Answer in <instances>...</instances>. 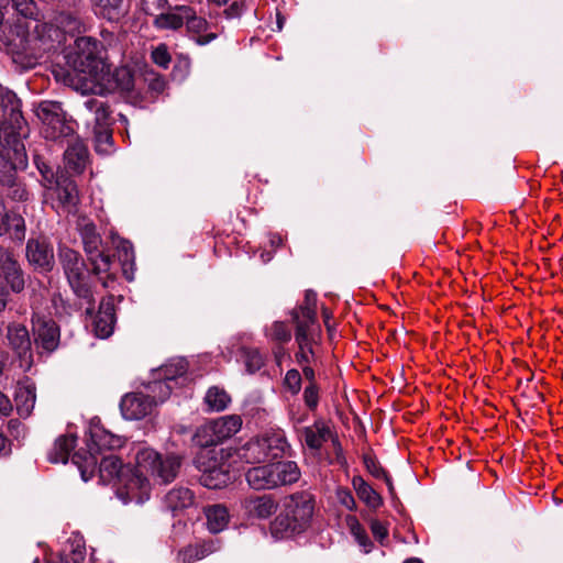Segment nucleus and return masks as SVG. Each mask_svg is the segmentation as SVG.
<instances>
[{"mask_svg": "<svg viewBox=\"0 0 563 563\" xmlns=\"http://www.w3.org/2000/svg\"><path fill=\"white\" fill-rule=\"evenodd\" d=\"M4 13L0 10V42L7 51L16 55H37L41 52L54 49L64 40V31L51 23L42 14L33 20V31H27L29 25L21 23H4Z\"/></svg>", "mask_w": 563, "mask_h": 563, "instance_id": "1", "label": "nucleus"}, {"mask_svg": "<svg viewBox=\"0 0 563 563\" xmlns=\"http://www.w3.org/2000/svg\"><path fill=\"white\" fill-rule=\"evenodd\" d=\"M74 54V67L78 74L69 78V85L81 95H102L103 80L109 75V69L98 40L90 36L78 37L75 41Z\"/></svg>", "mask_w": 563, "mask_h": 563, "instance_id": "2", "label": "nucleus"}, {"mask_svg": "<svg viewBox=\"0 0 563 563\" xmlns=\"http://www.w3.org/2000/svg\"><path fill=\"white\" fill-rule=\"evenodd\" d=\"M135 461V475L130 478L128 487L137 489L136 504H143L150 498L151 483L148 477L157 484L170 483L177 477L181 465L179 455H162L150 448L139 450Z\"/></svg>", "mask_w": 563, "mask_h": 563, "instance_id": "3", "label": "nucleus"}, {"mask_svg": "<svg viewBox=\"0 0 563 563\" xmlns=\"http://www.w3.org/2000/svg\"><path fill=\"white\" fill-rule=\"evenodd\" d=\"M314 499L308 492H298L285 497L283 511L271 525L274 539L283 540L306 531L312 521Z\"/></svg>", "mask_w": 563, "mask_h": 563, "instance_id": "4", "label": "nucleus"}, {"mask_svg": "<svg viewBox=\"0 0 563 563\" xmlns=\"http://www.w3.org/2000/svg\"><path fill=\"white\" fill-rule=\"evenodd\" d=\"M88 453L75 452L71 462L78 467L84 482H88L95 473L98 460L97 454L103 450H114L123 445V439L106 430L99 419L93 418L89 423Z\"/></svg>", "mask_w": 563, "mask_h": 563, "instance_id": "5", "label": "nucleus"}, {"mask_svg": "<svg viewBox=\"0 0 563 563\" xmlns=\"http://www.w3.org/2000/svg\"><path fill=\"white\" fill-rule=\"evenodd\" d=\"M27 165L25 146L18 137L8 139V147H0V184L8 186L12 199L24 201L27 191L15 181L16 169H23Z\"/></svg>", "mask_w": 563, "mask_h": 563, "instance_id": "6", "label": "nucleus"}, {"mask_svg": "<svg viewBox=\"0 0 563 563\" xmlns=\"http://www.w3.org/2000/svg\"><path fill=\"white\" fill-rule=\"evenodd\" d=\"M26 121L16 95L0 84V147H8V139L26 136Z\"/></svg>", "mask_w": 563, "mask_h": 563, "instance_id": "7", "label": "nucleus"}, {"mask_svg": "<svg viewBox=\"0 0 563 563\" xmlns=\"http://www.w3.org/2000/svg\"><path fill=\"white\" fill-rule=\"evenodd\" d=\"M288 448L282 430H271L243 444L238 455L245 463H262L280 456Z\"/></svg>", "mask_w": 563, "mask_h": 563, "instance_id": "8", "label": "nucleus"}, {"mask_svg": "<svg viewBox=\"0 0 563 563\" xmlns=\"http://www.w3.org/2000/svg\"><path fill=\"white\" fill-rule=\"evenodd\" d=\"M34 113L42 123L41 133L46 140L63 144L75 134L74 123L67 120L59 102L42 101L34 108Z\"/></svg>", "mask_w": 563, "mask_h": 563, "instance_id": "9", "label": "nucleus"}, {"mask_svg": "<svg viewBox=\"0 0 563 563\" xmlns=\"http://www.w3.org/2000/svg\"><path fill=\"white\" fill-rule=\"evenodd\" d=\"M100 481L115 485L117 497L124 504L135 503L137 489L129 488L130 478L135 475V467L123 466L114 455L104 456L99 465Z\"/></svg>", "mask_w": 563, "mask_h": 563, "instance_id": "10", "label": "nucleus"}, {"mask_svg": "<svg viewBox=\"0 0 563 563\" xmlns=\"http://www.w3.org/2000/svg\"><path fill=\"white\" fill-rule=\"evenodd\" d=\"M241 427L240 416H223L198 428L192 440L202 448L217 445L238 433Z\"/></svg>", "mask_w": 563, "mask_h": 563, "instance_id": "11", "label": "nucleus"}, {"mask_svg": "<svg viewBox=\"0 0 563 563\" xmlns=\"http://www.w3.org/2000/svg\"><path fill=\"white\" fill-rule=\"evenodd\" d=\"M44 198L56 210L75 213L80 201L76 183L64 172H57V179L44 190Z\"/></svg>", "mask_w": 563, "mask_h": 563, "instance_id": "12", "label": "nucleus"}, {"mask_svg": "<svg viewBox=\"0 0 563 563\" xmlns=\"http://www.w3.org/2000/svg\"><path fill=\"white\" fill-rule=\"evenodd\" d=\"M58 256L74 292L80 298L90 300L91 291L86 283V265L80 254L67 246H62Z\"/></svg>", "mask_w": 563, "mask_h": 563, "instance_id": "13", "label": "nucleus"}, {"mask_svg": "<svg viewBox=\"0 0 563 563\" xmlns=\"http://www.w3.org/2000/svg\"><path fill=\"white\" fill-rule=\"evenodd\" d=\"M78 229L82 240L84 250L93 272L96 274L108 272L111 265V258L104 253L102 239L97 232L96 225L90 221L82 220L78 224Z\"/></svg>", "mask_w": 563, "mask_h": 563, "instance_id": "14", "label": "nucleus"}, {"mask_svg": "<svg viewBox=\"0 0 563 563\" xmlns=\"http://www.w3.org/2000/svg\"><path fill=\"white\" fill-rule=\"evenodd\" d=\"M195 464L201 472L200 483L207 488L219 489L231 481L229 465L218 462L212 451L198 455Z\"/></svg>", "mask_w": 563, "mask_h": 563, "instance_id": "15", "label": "nucleus"}, {"mask_svg": "<svg viewBox=\"0 0 563 563\" xmlns=\"http://www.w3.org/2000/svg\"><path fill=\"white\" fill-rule=\"evenodd\" d=\"M8 345L20 360V366L29 371L33 364L32 343L25 325L10 323L7 328Z\"/></svg>", "mask_w": 563, "mask_h": 563, "instance_id": "16", "label": "nucleus"}, {"mask_svg": "<svg viewBox=\"0 0 563 563\" xmlns=\"http://www.w3.org/2000/svg\"><path fill=\"white\" fill-rule=\"evenodd\" d=\"M34 342L37 347L52 353L59 345L60 331L56 322L37 313L32 318Z\"/></svg>", "mask_w": 563, "mask_h": 563, "instance_id": "17", "label": "nucleus"}, {"mask_svg": "<svg viewBox=\"0 0 563 563\" xmlns=\"http://www.w3.org/2000/svg\"><path fill=\"white\" fill-rule=\"evenodd\" d=\"M296 323L295 339L299 347L296 360L300 365L309 364L314 358L313 345L319 341L320 327L299 321L298 314H296Z\"/></svg>", "mask_w": 563, "mask_h": 563, "instance_id": "18", "label": "nucleus"}, {"mask_svg": "<svg viewBox=\"0 0 563 563\" xmlns=\"http://www.w3.org/2000/svg\"><path fill=\"white\" fill-rule=\"evenodd\" d=\"M0 273L13 292L24 289V273L13 251L0 245Z\"/></svg>", "mask_w": 563, "mask_h": 563, "instance_id": "19", "label": "nucleus"}, {"mask_svg": "<svg viewBox=\"0 0 563 563\" xmlns=\"http://www.w3.org/2000/svg\"><path fill=\"white\" fill-rule=\"evenodd\" d=\"M155 407V400L143 393H131L122 397L121 413L126 420H139L150 415Z\"/></svg>", "mask_w": 563, "mask_h": 563, "instance_id": "20", "label": "nucleus"}, {"mask_svg": "<svg viewBox=\"0 0 563 563\" xmlns=\"http://www.w3.org/2000/svg\"><path fill=\"white\" fill-rule=\"evenodd\" d=\"M25 255L30 265L37 269L51 271L53 267V247L45 238L30 239L26 242Z\"/></svg>", "mask_w": 563, "mask_h": 563, "instance_id": "21", "label": "nucleus"}, {"mask_svg": "<svg viewBox=\"0 0 563 563\" xmlns=\"http://www.w3.org/2000/svg\"><path fill=\"white\" fill-rule=\"evenodd\" d=\"M99 47L103 51L104 62L108 59H120L126 47V32L118 27L100 31Z\"/></svg>", "mask_w": 563, "mask_h": 563, "instance_id": "22", "label": "nucleus"}, {"mask_svg": "<svg viewBox=\"0 0 563 563\" xmlns=\"http://www.w3.org/2000/svg\"><path fill=\"white\" fill-rule=\"evenodd\" d=\"M64 143L67 144V148L64 153V161L70 170L75 173H81L88 162V150L81 140L75 134Z\"/></svg>", "mask_w": 563, "mask_h": 563, "instance_id": "23", "label": "nucleus"}, {"mask_svg": "<svg viewBox=\"0 0 563 563\" xmlns=\"http://www.w3.org/2000/svg\"><path fill=\"white\" fill-rule=\"evenodd\" d=\"M93 13L109 22H120L129 12L126 0H89Z\"/></svg>", "mask_w": 563, "mask_h": 563, "instance_id": "24", "label": "nucleus"}, {"mask_svg": "<svg viewBox=\"0 0 563 563\" xmlns=\"http://www.w3.org/2000/svg\"><path fill=\"white\" fill-rule=\"evenodd\" d=\"M277 501L271 495L250 496L242 501V508L251 518L267 519L276 512Z\"/></svg>", "mask_w": 563, "mask_h": 563, "instance_id": "25", "label": "nucleus"}, {"mask_svg": "<svg viewBox=\"0 0 563 563\" xmlns=\"http://www.w3.org/2000/svg\"><path fill=\"white\" fill-rule=\"evenodd\" d=\"M188 7L185 4L169 5L164 12L155 15L153 26L159 31H178L185 25V18H187L185 10H188Z\"/></svg>", "mask_w": 563, "mask_h": 563, "instance_id": "26", "label": "nucleus"}, {"mask_svg": "<svg viewBox=\"0 0 563 563\" xmlns=\"http://www.w3.org/2000/svg\"><path fill=\"white\" fill-rule=\"evenodd\" d=\"M26 227L23 217L16 212H0V236L8 235L13 242L22 243Z\"/></svg>", "mask_w": 563, "mask_h": 563, "instance_id": "27", "label": "nucleus"}, {"mask_svg": "<svg viewBox=\"0 0 563 563\" xmlns=\"http://www.w3.org/2000/svg\"><path fill=\"white\" fill-rule=\"evenodd\" d=\"M188 363L183 357L168 361L165 365L154 369V375L163 377L175 387L185 386L188 383L187 377Z\"/></svg>", "mask_w": 563, "mask_h": 563, "instance_id": "28", "label": "nucleus"}, {"mask_svg": "<svg viewBox=\"0 0 563 563\" xmlns=\"http://www.w3.org/2000/svg\"><path fill=\"white\" fill-rule=\"evenodd\" d=\"M35 390V385L29 379L18 384L14 394V401L16 412L20 417L27 418L32 413L36 401Z\"/></svg>", "mask_w": 563, "mask_h": 563, "instance_id": "29", "label": "nucleus"}, {"mask_svg": "<svg viewBox=\"0 0 563 563\" xmlns=\"http://www.w3.org/2000/svg\"><path fill=\"white\" fill-rule=\"evenodd\" d=\"M82 107L87 112V122L93 123V131L109 128L110 111L104 101L99 98H88Z\"/></svg>", "mask_w": 563, "mask_h": 563, "instance_id": "30", "label": "nucleus"}, {"mask_svg": "<svg viewBox=\"0 0 563 563\" xmlns=\"http://www.w3.org/2000/svg\"><path fill=\"white\" fill-rule=\"evenodd\" d=\"M269 465L276 488L295 484L301 476L300 468L294 461H277Z\"/></svg>", "mask_w": 563, "mask_h": 563, "instance_id": "31", "label": "nucleus"}, {"mask_svg": "<svg viewBox=\"0 0 563 563\" xmlns=\"http://www.w3.org/2000/svg\"><path fill=\"white\" fill-rule=\"evenodd\" d=\"M114 322L115 316L113 303L110 300H102L93 321L96 335L100 339L109 338L113 332Z\"/></svg>", "mask_w": 563, "mask_h": 563, "instance_id": "32", "label": "nucleus"}, {"mask_svg": "<svg viewBox=\"0 0 563 563\" xmlns=\"http://www.w3.org/2000/svg\"><path fill=\"white\" fill-rule=\"evenodd\" d=\"M220 543L217 540H208L198 544H190L181 549L177 554L178 563H194L217 552Z\"/></svg>", "mask_w": 563, "mask_h": 563, "instance_id": "33", "label": "nucleus"}, {"mask_svg": "<svg viewBox=\"0 0 563 563\" xmlns=\"http://www.w3.org/2000/svg\"><path fill=\"white\" fill-rule=\"evenodd\" d=\"M301 435L309 449L320 450L332 433L329 424L323 419H317L312 426L302 428Z\"/></svg>", "mask_w": 563, "mask_h": 563, "instance_id": "34", "label": "nucleus"}, {"mask_svg": "<svg viewBox=\"0 0 563 563\" xmlns=\"http://www.w3.org/2000/svg\"><path fill=\"white\" fill-rule=\"evenodd\" d=\"M11 10L24 19L37 20L41 16V12L33 0H4L1 4L4 23L8 21V24H12L9 16Z\"/></svg>", "mask_w": 563, "mask_h": 563, "instance_id": "35", "label": "nucleus"}, {"mask_svg": "<svg viewBox=\"0 0 563 563\" xmlns=\"http://www.w3.org/2000/svg\"><path fill=\"white\" fill-rule=\"evenodd\" d=\"M273 472L269 463L251 467L245 473V478L249 486L255 490H269L275 489Z\"/></svg>", "mask_w": 563, "mask_h": 563, "instance_id": "36", "label": "nucleus"}, {"mask_svg": "<svg viewBox=\"0 0 563 563\" xmlns=\"http://www.w3.org/2000/svg\"><path fill=\"white\" fill-rule=\"evenodd\" d=\"M185 13L187 15V18H185L187 31L192 35H197V37H195V42L198 45H207L216 38V34L213 33L201 35V33L207 30L208 22L206 19L198 16L194 8L188 7V10H185Z\"/></svg>", "mask_w": 563, "mask_h": 563, "instance_id": "37", "label": "nucleus"}, {"mask_svg": "<svg viewBox=\"0 0 563 563\" xmlns=\"http://www.w3.org/2000/svg\"><path fill=\"white\" fill-rule=\"evenodd\" d=\"M194 501V493L187 487H176L170 489L164 499L165 506L173 512L192 506Z\"/></svg>", "mask_w": 563, "mask_h": 563, "instance_id": "38", "label": "nucleus"}, {"mask_svg": "<svg viewBox=\"0 0 563 563\" xmlns=\"http://www.w3.org/2000/svg\"><path fill=\"white\" fill-rule=\"evenodd\" d=\"M76 441L77 437L73 432L57 438L48 454V460L52 463H66L76 445Z\"/></svg>", "mask_w": 563, "mask_h": 563, "instance_id": "39", "label": "nucleus"}, {"mask_svg": "<svg viewBox=\"0 0 563 563\" xmlns=\"http://www.w3.org/2000/svg\"><path fill=\"white\" fill-rule=\"evenodd\" d=\"M207 528L211 533L223 531L229 523V511L222 505H210L205 508Z\"/></svg>", "mask_w": 563, "mask_h": 563, "instance_id": "40", "label": "nucleus"}, {"mask_svg": "<svg viewBox=\"0 0 563 563\" xmlns=\"http://www.w3.org/2000/svg\"><path fill=\"white\" fill-rule=\"evenodd\" d=\"M352 486L356 492L357 497L366 504L369 508L376 509L382 506L383 498L380 495L364 481L361 476L352 478Z\"/></svg>", "mask_w": 563, "mask_h": 563, "instance_id": "41", "label": "nucleus"}, {"mask_svg": "<svg viewBox=\"0 0 563 563\" xmlns=\"http://www.w3.org/2000/svg\"><path fill=\"white\" fill-rule=\"evenodd\" d=\"M174 388L175 386L172 383L154 374L153 379L145 385V391L150 395L151 399L155 400V406L164 402L169 397Z\"/></svg>", "mask_w": 563, "mask_h": 563, "instance_id": "42", "label": "nucleus"}, {"mask_svg": "<svg viewBox=\"0 0 563 563\" xmlns=\"http://www.w3.org/2000/svg\"><path fill=\"white\" fill-rule=\"evenodd\" d=\"M231 402L229 394L218 386L210 387L205 396V404L209 411H222L228 408Z\"/></svg>", "mask_w": 563, "mask_h": 563, "instance_id": "43", "label": "nucleus"}, {"mask_svg": "<svg viewBox=\"0 0 563 563\" xmlns=\"http://www.w3.org/2000/svg\"><path fill=\"white\" fill-rule=\"evenodd\" d=\"M316 302L317 295L312 290H307L305 296V303L300 306L299 310L292 312V319L296 322V314L299 317V321H303L308 324L318 325L316 314Z\"/></svg>", "mask_w": 563, "mask_h": 563, "instance_id": "44", "label": "nucleus"}, {"mask_svg": "<svg viewBox=\"0 0 563 563\" xmlns=\"http://www.w3.org/2000/svg\"><path fill=\"white\" fill-rule=\"evenodd\" d=\"M264 400L260 391L250 393L243 401V412L253 418H262L265 413Z\"/></svg>", "mask_w": 563, "mask_h": 563, "instance_id": "45", "label": "nucleus"}, {"mask_svg": "<svg viewBox=\"0 0 563 563\" xmlns=\"http://www.w3.org/2000/svg\"><path fill=\"white\" fill-rule=\"evenodd\" d=\"M119 258L122 262L123 273L128 280H133V274L129 272L134 264V253L132 244L129 241H122L118 245Z\"/></svg>", "mask_w": 563, "mask_h": 563, "instance_id": "46", "label": "nucleus"}, {"mask_svg": "<svg viewBox=\"0 0 563 563\" xmlns=\"http://www.w3.org/2000/svg\"><path fill=\"white\" fill-rule=\"evenodd\" d=\"M34 163L42 176L41 184L45 190L57 179V172L55 173L53 168L37 155L34 157Z\"/></svg>", "mask_w": 563, "mask_h": 563, "instance_id": "47", "label": "nucleus"}, {"mask_svg": "<svg viewBox=\"0 0 563 563\" xmlns=\"http://www.w3.org/2000/svg\"><path fill=\"white\" fill-rule=\"evenodd\" d=\"M113 79L117 82V88H119L120 90L125 92H130L133 90L134 78L128 68L121 67L115 69V71L113 73Z\"/></svg>", "mask_w": 563, "mask_h": 563, "instance_id": "48", "label": "nucleus"}, {"mask_svg": "<svg viewBox=\"0 0 563 563\" xmlns=\"http://www.w3.org/2000/svg\"><path fill=\"white\" fill-rule=\"evenodd\" d=\"M85 559V551L84 547L78 543L76 548L71 550L69 554L64 553L59 555L58 558H51L47 563H82ZM34 563H38L36 560Z\"/></svg>", "mask_w": 563, "mask_h": 563, "instance_id": "49", "label": "nucleus"}, {"mask_svg": "<svg viewBox=\"0 0 563 563\" xmlns=\"http://www.w3.org/2000/svg\"><path fill=\"white\" fill-rule=\"evenodd\" d=\"M266 335L272 340L279 342H287L290 340V330L286 323L282 321H275L269 328L266 329Z\"/></svg>", "mask_w": 563, "mask_h": 563, "instance_id": "50", "label": "nucleus"}, {"mask_svg": "<svg viewBox=\"0 0 563 563\" xmlns=\"http://www.w3.org/2000/svg\"><path fill=\"white\" fill-rule=\"evenodd\" d=\"M95 133V142H96V151L102 154H108L112 147V135L108 129H100L93 131Z\"/></svg>", "mask_w": 563, "mask_h": 563, "instance_id": "51", "label": "nucleus"}, {"mask_svg": "<svg viewBox=\"0 0 563 563\" xmlns=\"http://www.w3.org/2000/svg\"><path fill=\"white\" fill-rule=\"evenodd\" d=\"M243 357L246 371L251 374L260 371L264 365V357L257 350H245Z\"/></svg>", "mask_w": 563, "mask_h": 563, "instance_id": "52", "label": "nucleus"}, {"mask_svg": "<svg viewBox=\"0 0 563 563\" xmlns=\"http://www.w3.org/2000/svg\"><path fill=\"white\" fill-rule=\"evenodd\" d=\"M151 57H152V60L154 62V64H156L157 66H159L164 69L168 68L170 60H172V57H170V54L168 52V47L166 46V44H159L155 48H153V51L151 53Z\"/></svg>", "mask_w": 563, "mask_h": 563, "instance_id": "53", "label": "nucleus"}, {"mask_svg": "<svg viewBox=\"0 0 563 563\" xmlns=\"http://www.w3.org/2000/svg\"><path fill=\"white\" fill-rule=\"evenodd\" d=\"M168 0H142V9L147 15L153 19L157 13L164 12L169 7Z\"/></svg>", "mask_w": 563, "mask_h": 563, "instance_id": "54", "label": "nucleus"}, {"mask_svg": "<svg viewBox=\"0 0 563 563\" xmlns=\"http://www.w3.org/2000/svg\"><path fill=\"white\" fill-rule=\"evenodd\" d=\"M303 401L309 410H316L319 404V388L317 384H308L303 389Z\"/></svg>", "mask_w": 563, "mask_h": 563, "instance_id": "55", "label": "nucleus"}, {"mask_svg": "<svg viewBox=\"0 0 563 563\" xmlns=\"http://www.w3.org/2000/svg\"><path fill=\"white\" fill-rule=\"evenodd\" d=\"M285 384L292 394H297L301 387V376L299 372L297 369H289L285 376Z\"/></svg>", "mask_w": 563, "mask_h": 563, "instance_id": "56", "label": "nucleus"}, {"mask_svg": "<svg viewBox=\"0 0 563 563\" xmlns=\"http://www.w3.org/2000/svg\"><path fill=\"white\" fill-rule=\"evenodd\" d=\"M352 533L354 534L358 544L364 549V551L369 552L372 542L356 520H354V525L352 526Z\"/></svg>", "mask_w": 563, "mask_h": 563, "instance_id": "57", "label": "nucleus"}, {"mask_svg": "<svg viewBox=\"0 0 563 563\" xmlns=\"http://www.w3.org/2000/svg\"><path fill=\"white\" fill-rule=\"evenodd\" d=\"M364 465L366 470L376 478H383L387 474L385 470L379 465V463L369 455L364 456Z\"/></svg>", "mask_w": 563, "mask_h": 563, "instance_id": "58", "label": "nucleus"}, {"mask_svg": "<svg viewBox=\"0 0 563 563\" xmlns=\"http://www.w3.org/2000/svg\"><path fill=\"white\" fill-rule=\"evenodd\" d=\"M146 81L148 85V88L154 92H162L165 89L166 81L165 78L161 75L156 74H148L146 77Z\"/></svg>", "mask_w": 563, "mask_h": 563, "instance_id": "59", "label": "nucleus"}, {"mask_svg": "<svg viewBox=\"0 0 563 563\" xmlns=\"http://www.w3.org/2000/svg\"><path fill=\"white\" fill-rule=\"evenodd\" d=\"M338 498L342 506L349 510L356 509V503L352 493L345 488L338 489Z\"/></svg>", "mask_w": 563, "mask_h": 563, "instance_id": "60", "label": "nucleus"}, {"mask_svg": "<svg viewBox=\"0 0 563 563\" xmlns=\"http://www.w3.org/2000/svg\"><path fill=\"white\" fill-rule=\"evenodd\" d=\"M8 430L15 440L24 439L25 437V427L18 419H11L8 422Z\"/></svg>", "mask_w": 563, "mask_h": 563, "instance_id": "61", "label": "nucleus"}, {"mask_svg": "<svg viewBox=\"0 0 563 563\" xmlns=\"http://www.w3.org/2000/svg\"><path fill=\"white\" fill-rule=\"evenodd\" d=\"M12 411L11 400L7 395L0 391V416L8 417Z\"/></svg>", "mask_w": 563, "mask_h": 563, "instance_id": "62", "label": "nucleus"}, {"mask_svg": "<svg viewBox=\"0 0 563 563\" xmlns=\"http://www.w3.org/2000/svg\"><path fill=\"white\" fill-rule=\"evenodd\" d=\"M372 532L374 537L379 541H382L387 536L386 528L379 521H374L372 523Z\"/></svg>", "mask_w": 563, "mask_h": 563, "instance_id": "63", "label": "nucleus"}, {"mask_svg": "<svg viewBox=\"0 0 563 563\" xmlns=\"http://www.w3.org/2000/svg\"><path fill=\"white\" fill-rule=\"evenodd\" d=\"M302 366V374L303 377L309 382V384H316L314 382V371L312 367L309 366V364H303Z\"/></svg>", "mask_w": 563, "mask_h": 563, "instance_id": "64", "label": "nucleus"}]
</instances>
